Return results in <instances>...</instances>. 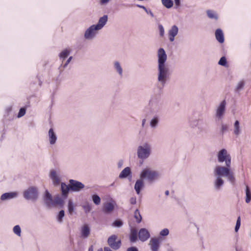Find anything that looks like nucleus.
Segmentation results:
<instances>
[{
	"instance_id": "1",
	"label": "nucleus",
	"mask_w": 251,
	"mask_h": 251,
	"mask_svg": "<svg viewBox=\"0 0 251 251\" xmlns=\"http://www.w3.org/2000/svg\"><path fill=\"white\" fill-rule=\"evenodd\" d=\"M217 159L219 163L225 162L226 166H217L214 170V175L215 180L214 182L215 189L217 190L221 189L224 184L222 177H226L232 184L235 182V177L233 172L230 170L231 157L226 150L223 149L217 153Z\"/></svg>"
},
{
	"instance_id": "2",
	"label": "nucleus",
	"mask_w": 251,
	"mask_h": 251,
	"mask_svg": "<svg viewBox=\"0 0 251 251\" xmlns=\"http://www.w3.org/2000/svg\"><path fill=\"white\" fill-rule=\"evenodd\" d=\"M158 58L157 81L162 87H164L170 78L169 68L165 64L167 56L163 48L158 49L157 53Z\"/></svg>"
},
{
	"instance_id": "3",
	"label": "nucleus",
	"mask_w": 251,
	"mask_h": 251,
	"mask_svg": "<svg viewBox=\"0 0 251 251\" xmlns=\"http://www.w3.org/2000/svg\"><path fill=\"white\" fill-rule=\"evenodd\" d=\"M152 151V147L151 144L145 142L138 147L137 155L139 159L145 160L151 155Z\"/></svg>"
},
{
	"instance_id": "4",
	"label": "nucleus",
	"mask_w": 251,
	"mask_h": 251,
	"mask_svg": "<svg viewBox=\"0 0 251 251\" xmlns=\"http://www.w3.org/2000/svg\"><path fill=\"white\" fill-rule=\"evenodd\" d=\"M159 175L158 172L151 168H145L141 172L140 177L142 179H147L149 182H153L158 178Z\"/></svg>"
},
{
	"instance_id": "5",
	"label": "nucleus",
	"mask_w": 251,
	"mask_h": 251,
	"mask_svg": "<svg viewBox=\"0 0 251 251\" xmlns=\"http://www.w3.org/2000/svg\"><path fill=\"white\" fill-rule=\"evenodd\" d=\"M24 198L27 200L36 201L39 197L38 189L36 186H30L25 190L23 193Z\"/></svg>"
},
{
	"instance_id": "6",
	"label": "nucleus",
	"mask_w": 251,
	"mask_h": 251,
	"mask_svg": "<svg viewBox=\"0 0 251 251\" xmlns=\"http://www.w3.org/2000/svg\"><path fill=\"white\" fill-rule=\"evenodd\" d=\"M149 106L151 113H158L162 108V103L160 99L156 97L151 98L150 100Z\"/></svg>"
},
{
	"instance_id": "7",
	"label": "nucleus",
	"mask_w": 251,
	"mask_h": 251,
	"mask_svg": "<svg viewBox=\"0 0 251 251\" xmlns=\"http://www.w3.org/2000/svg\"><path fill=\"white\" fill-rule=\"evenodd\" d=\"M226 100H222L216 109L215 117L216 118L220 120L222 119L226 113Z\"/></svg>"
},
{
	"instance_id": "8",
	"label": "nucleus",
	"mask_w": 251,
	"mask_h": 251,
	"mask_svg": "<svg viewBox=\"0 0 251 251\" xmlns=\"http://www.w3.org/2000/svg\"><path fill=\"white\" fill-rule=\"evenodd\" d=\"M164 239L163 236H155L151 238L149 243L151 251H158L160 244Z\"/></svg>"
},
{
	"instance_id": "9",
	"label": "nucleus",
	"mask_w": 251,
	"mask_h": 251,
	"mask_svg": "<svg viewBox=\"0 0 251 251\" xmlns=\"http://www.w3.org/2000/svg\"><path fill=\"white\" fill-rule=\"evenodd\" d=\"M107 242L108 245L113 250L119 249L121 246V239L118 236H110Z\"/></svg>"
},
{
	"instance_id": "10",
	"label": "nucleus",
	"mask_w": 251,
	"mask_h": 251,
	"mask_svg": "<svg viewBox=\"0 0 251 251\" xmlns=\"http://www.w3.org/2000/svg\"><path fill=\"white\" fill-rule=\"evenodd\" d=\"M99 30L95 25H92L88 28L84 33V38L87 40H92L96 36L97 31Z\"/></svg>"
},
{
	"instance_id": "11",
	"label": "nucleus",
	"mask_w": 251,
	"mask_h": 251,
	"mask_svg": "<svg viewBox=\"0 0 251 251\" xmlns=\"http://www.w3.org/2000/svg\"><path fill=\"white\" fill-rule=\"evenodd\" d=\"M70 189L74 192H79L84 188V185L81 182L74 179L69 180Z\"/></svg>"
},
{
	"instance_id": "12",
	"label": "nucleus",
	"mask_w": 251,
	"mask_h": 251,
	"mask_svg": "<svg viewBox=\"0 0 251 251\" xmlns=\"http://www.w3.org/2000/svg\"><path fill=\"white\" fill-rule=\"evenodd\" d=\"M204 121L202 119H195L190 122V126L193 128H197L198 132L201 133L203 130Z\"/></svg>"
},
{
	"instance_id": "13",
	"label": "nucleus",
	"mask_w": 251,
	"mask_h": 251,
	"mask_svg": "<svg viewBox=\"0 0 251 251\" xmlns=\"http://www.w3.org/2000/svg\"><path fill=\"white\" fill-rule=\"evenodd\" d=\"M116 203L114 201L107 202L104 204L102 211L105 214L111 213L115 206Z\"/></svg>"
},
{
	"instance_id": "14",
	"label": "nucleus",
	"mask_w": 251,
	"mask_h": 251,
	"mask_svg": "<svg viewBox=\"0 0 251 251\" xmlns=\"http://www.w3.org/2000/svg\"><path fill=\"white\" fill-rule=\"evenodd\" d=\"M43 199L45 204L48 206L53 205L52 196L48 190H46Z\"/></svg>"
},
{
	"instance_id": "15",
	"label": "nucleus",
	"mask_w": 251,
	"mask_h": 251,
	"mask_svg": "<svg viewBox=\"0 0 251 251\" xmlns=\"http://www.w3.org/2000/svg\"><path fill=\"white\" fill-rule=\"evenodd\" d=\"M108 20V16L106 15H103L102 17H100L98 21V23L97 25H95V26L99 29H101L106 24Z\"/></svg>"
},
{
	"instance_id": "16",
	"label": "nucleus",
	"mask_w": 251,
	"mask_h": 251,
	"mask_svg": "<svg viewBox=\"0 0 251 251\" xmlns=\"http://www.w3.org/2000/svg\"><path fill=\"white\" fill-rule=\"evenodd\" d=\"M144 187L143 179L140 178L136 180L134 185V189L137 194H139L141 190Z\"/></svg>"
},
{
	"instance_id": "17",
	"label": "nucleus",
	"mask_w": 251,
	"mask_h": 251,
	"mask_svg": "<svg viewBox=\"0 0 251 251\" xmlns=\"http://www.w3.org/2000/svg\"><path fill=\"white\" fill-rule=\"evenodd\" d=\"M113 68L116 73H117L120 77L123 76V70L120 63L116 61L113 62Z\"/></svg>"
},
{
	"instance_id": "18",
	"label": "nucleus",
	"mask_w": 251,
	"mask_h": 251,
	"mask_svg": "<svg viewBox=\"0 0 251 251\" xmlns=\"http://www.w3.org/2000/svg\"><path fill=\"white\" fill-rule=\"evenodd\" d=\"M160 121V117L158 115H155L151 119L150 122V126L151 128L155 129L156 128L159 123Z\"/></svg>"
},
{
	"instance_id": "19",
	"label": "nucleus",
	"mask_w": 251,
	"mask_h": 251,
	"mask_svg": "<svg viewBox=\"0 0 251 251\" xmlns=\"http://www.w3.org/2000/svg\"><path fill=\"white\" fill-rule=\"evenodd\" d=\"M48 136L50 144H55L57 140V136L52 128L50 129L48 132Z\"/></svg>"
},
{
	"instance_id": "20",
	"label": "nucleus",
	"mask_w": 251,
	"mask_h": 251,
	"mask_svg": "<svg viewBox=\"0 0 251 251\" xmlns=\"http://www.w3.org/2000/svg\"><path fill=\"white\" fill-rule=\"evenodd\" d=\"M130 176L131 177V171L129 167H127L125 168L119 175V178L121 179L126 178L127 176Z\"/></svg>"
},
{
	"instance_id": "21",
	"label": "nucleus",
	"mask_w": 251,
	"mask_h": 251,
	"mask_svg": "<svg viewBox=\"0 0 251 251\" xmlns=\"http://www.w3.org/2000/svg\"><path fill=\"white\" fill-rule=\"evenodd\" d=\"M17 193L15 192L5 193L3 194L0 197V199L2 201H5L7 200H10L17 197Z\"/></svg>"
},
{
	"instance_id": "22",
	"label": "nucleus",
	"mask_w": 251,
	"mask_h": 251,
	"mask_svg": "<svg viewBox=\"0 0 251 251\" xmlns=\"http://www.w3.org/2000/svg\"><path fill=\"white\" fill-rule=\"evenodd\" d=\"M50 177L52 180L53 184L58 185L60 182V179L54 170H52L50 173Z\"/></svg>"
},
{
	"instance_id": "23",
	"label": "nucleus",
	"mask_w": 251,
	"mask_h": 251,
	"mask_svg": "<svg viewBox=\"0 0 251 251\" xmlns=\"http://www.w3.org/2000/svg\"><path fill=\"white\" fill-rule=\"evenodd\" d=\"M215 37L217 40L220 43L224 42V37L222 30L221 29H217L215 31Z\"/></svg>"
},
{
	"instance_id": "24",
	"label": "nucleus",
	"mask_w": 251,
	"mask_h": 251,
	"mask_svg": "<svg viewBox=\"0 0 251 251\" xmlns=\"http://www.w3.org/2000/svg\"><path fill=\"white\" fill-rule=\"evenodd\" d=\"M241 129L240 127L239 122L236 120L234 124L233 133L235 135L238 136L241 133Z\"/></svg>"
},
{
	"instance_id": "25",
	"label": "nucleus",
	"mask_w": 251,
	"mask_h": 251,
	"mask_svg": "<svg viewBox=\"0 0 251 251\" xmlns=\"http://www.w3.org/2000/svg\"><path fill=\"white\" fill-rule=\"evenodd\" d=\"M245 85V81L244 80H241L239 81L234 89V91L236 92H239L241 90H242Z\"/></svg>"
},
{
	"instance_id": "26",
	"label": "nucleus",
	"mask_w": 251,
	"mask_h": 251,
	"mask_svg": "<svg viewBox=\"0 0 251 251\" xmlns=\"http://www.w3.org/2000/svg\"><path fill=\"white\" fill-rule=\"evenodd\" d=\"M178 32V28L176 25H173L171 29L169 30V35H172V36H176Z\"/></svg>"
},
{
	"instance_id": "27",
	"label": "nucleus",
	"mask_w": 251,
	"mask_h": 251,
	"mask_svg": "<svg viewBox=\"0 0 251 251\" xmlns=\"http://www.w3.org/2000/svg\"><path fill=\"white\" fill-rule=\"evenodd\" d=\"M61 189L63 195L67 196L70 189L69 185L68 186L64 183H61Z\"/></svg>"
},
{
	"instance_id": "28",
	"label": "nucleus",
	"mask_w": 251,
	"mask_h": 251,
	"mask_svg": "<svg viewBox=\"0 0 251 251\" xmlns=\"http://www.w3.org/2000/svg\"><path fill=\"white\" fill-rule=\"evenodd\" d=\"M206 13L207 16L210 19H214L217 20L218 18V15H217L216 13L213 10H208L206 11Z\"/></svg>"
},
{
	"instance_id": "29",
	"label": "nucleus",
	"mask_w": 251,
	"mask_h": 251,
	"mask_svg": "<svg viewBox=\"0 0 251 251\" xmlns=\"http://www.w3.org/2000/svg\"><path fill=\"white\" fill-rule=\"evenodd\" d=\"M163 5L167 8H170L173 5V1L172 0H161Z\"/></svg>"
},
{
	"instance_id": "30",
	"label": "nucleus",
	"mask_w": 251,
	"mask_h": 251,
	"mask_svg": "<svg viewBox=\"0 0 251 251\" xmlns=\"http://www.w3.org/2000/svg\"><path fill=\"white\" fill-rule=\"evenodd\" d=\"M70 53V50L67 49H65L63 50L60 54L59 57L61 59H63V60H65L69 55Z\"/></svg>"
},
{
	"instance_id": "31",
	"label": "nucleus",
	"mask_w": 251,
	"mask_h": 251,
	"mask_svg": "<svg viewBox=\"0 0 251 251\" xmlns=\"http://www.w3.org/2000/svg\"><path fill=\"white\" fill-rule=\"evenodd\" d=\"M134 217L136 219L137 223H140L142 221V216L138 209H137L134 213Z\"/></svg>"
},
{
	"instance_id": "32",
	"label": "nucleus",
	"mask_w": 251,
	"mask_h": 251,
	"mask_svg": "<svg viewBox=\"0 0 251 251\" xmlns=\"http://www.w3.org/2000/svg\"><path fill=\"white\" fill-rule=\"evenodd\" d=\"M251 200V192L250 190L249 187L247 186L246 189V200L245 201L247 203H249Z\"/></svg>"
},
{
	"instance_id": "33",
	"label": "nucleus",
	"mask_w": 251,
	"mask_h": 251,
	"mask_svg": "<svg viewBox=\"0 0 251 251\" xmlns=\"http://www.w3.org/2000/svg\"><path fill=\"white\" fill-rule=\"evenodd\" d=\"M53 202V205L55 204L61 205L63 203V201L59 195H57L54 197Z\"/></svg>"
},
{
	"instance_id": "34",
	"label": "nucleus",
	"mask_w": 251,
	"mask_h": 251,
	"mask_svg": "<svg viewBox=\"0 0 251 251\" xmlns=\"http://www.w3.org/2000/svg\"><path fill=\"white\" fill-rule=\"evenodd\" d=\"M93 201L96 205H99L100 203V197L96 194L93 195L92 197Z\"/></svg>"
},
{
	"instance_id": "35",
	"label": "nucleus",
	"mask_w": 251,
	"mask_h": 251,
	"mask_svg": "<svg viewBox=\"0 0 251 251\" xmlns=\"http://www.w3.org/2000/svg\"><path fill=\"white\" fill-rule=\"evenodd\" d=\"M82 235H88L90 232V229L89 226L85 225L82 228Z\"/></svg>"
},
{
	"instance_id": "36",
	"label": "nucleus",
	"mask_w": 251,
	"mask_h": 251,
	"mask_svg": "<svg viewBox=\"0 0 251 251\" xmlns=\"http://www.w3.org/2000/svg\"><path fill=\"white\" fill-rule=\"evenodd\" d=\"M123 225V223L121 220L118 219L115 220L112 224V226L114 227H120Z\"/></svg>"
},
{
	"instance_id": "37",
	"label": "nucleus",
	"mask_w": 251,
	"mask_h": 251,
	"mask_svg": "<svg viewBox=\"0 0 251 251\" xmlns=\"http://www.w3.org/2000/svg\"><path fill=\"white\" fill-rule=\"evenodd\" d=\"M68 211L70 214H72L74 210L73 202L71 200H69L68 205Z\"/></svg>"
},
{
	"instance_id": "38",
	"label": "nucleus",
	"mask_w": 251,
	"mask_h": 251,
	"mask_svg": "<svg viewBox=\"0 0 251 251\" xmlns=\"http://www.w3.org/2000/svg\"><path fill=\"white\" fill-rule=\"evenodd\" d=\"M14 233L17 235H21V229L19 225L15 226L13 229Z\"/></svg>"
},
{
	"instance_id": "39",
	"label": "nucleus",
	"mask_w": 251,
	"mask_h": 251,
	"mask_svg": "<svg viewBox=\"0 0 251 251\" xmlns=\"http://www.w3.org/2000/svg\"><path fill=\"white\" fill-rule=\"evenodd\" d=\"M138 235H150V233L146 228H141L138 233Z\"/></svg>"
},
{
	"instance_id": "40",
	"label": "nucleus",
	"mask_w": 251,
	"mask_h": 251,
	"mask_svg": "<svg viewBox=\"0 0 251 251\" xmlns=\"http://www.w3.org/2000/svg\"><path fill=\"white\" fill-rule=\"evenodd\" d=\"M228 126L227 124H222L221 128V132L222 134L225 133L228 130Z\"/></svg>"
},
{
	"instance_id": "41",
	"label": "nucleus",
	"mask_w": 251,
	"mask_h": 251,
	"mask_svg": "<svg viewBox=\"0 0 251 251\" xmlns=\"http://www.w3.org/2000/svg\"><path fill=\"white\" fill-rule=\"evenodd\" d=\"M226 59L225 56L222 57L219 61L218 64L221 66H225L226 64Z\"/></svg>"
},
{
	"instance_id": "42",
	"label": "nucleus",
	"mask_w": 251,
	"mask_h": 251,
	"mask_svg": "<svg viewBox=\"0 0 251 251\" xmlns=\"http://www.w3.org/2000/svg\"><path fill=\"white\" fill-rule=\"evenodd\" d=\"M64 216V211L61 210L59 211L58 216V221L59 222H61L62 221V218Z\"/></svg>"
},
{
	"instance_id": "43",
	"label": "nucleus",
	"mask_w": 251,
	"mask_h": 251,
	"mask_svg": "<svg viewBox=\"0 0 251 251\" xmlns=\"http://www.w3.org/2000/svg\"><path fill=\"white\" fill-rule=\"evenodd\" d=\"M83 207L86 213L89 212L91 210V207L88 203L84 204Z\"/></svg>"
},
{
	"instance_id": "44",
	"label": "nucleus",
	"mask_w": 251,
	"mask_h": 251,
	"mask_svg": "<svg viewBox=\"0 0 251 251\" xmlns=\"http://www.w3.org/2000/svg\"><path fill=\"white\" fill-rule=\"evenodd\" d=\"M25 114V110L24 108H22L20 109L19 113L18 114V117L20 118L23 116Z\"/></svg>"
},
{
	"instance_id": "45",
	"label": "nucleus",
	"mask_w": 251,
	"mask_h": 251,
	"mask_svg": "<svg viewBox=\"0 0 251 251\" xmlns=\"http://www.w3.org/2000/svg\"><path fill=\"white\" fill-rule=\"evenodd\" d=\"M169 233V229L168 228H164L160 231L159 235H168Z\"/></svg>"
},
{
	"instance_id": "46",
	"label": "nucleus",
	"mask_w": 251,
	"mask_h": 251,
	"mask_svg": "<svg viewBox=\"0 0 251 251\" xmlns=\"http://www.w3.org/2000/svg\"><path fill=\"white\" fill-rule=\"evenodd\" d=\"M159 30V34L161 36H163L164 34V29L163 26L161 25H159L158 26Z\"/></svg>"
},
{
	"instance_id": "47",
	"label": "nucleus",
	"mask_w": 251,
	"mask_h": 251,
	"mask_svg": "<svg viewBox=\"0 0 251 251\" xmlns=\"http://www.w3.org/2000/svg\"><path fill=\"white\" fill-rule=\"evenodd\" d=\"M138 236H130V241L132 243H135L138 239Z\"/></svg>"
},
{
	"instance_id": "48",
	"label": "nucleus",
	"mask_w": 251,
	"mask_h": 251,
	"mask_svg": "<svg viewBox=\"0 0 251 251\" xmlns=\"http://www.w3.org/2000/svg\"><path fill=\"white\" fill-rule=\"evenodd\" d=\"M73 57L72 56H70L68 59L66 61V63L64 64L63 65V68H65L67 65H68V64L70 62V61L72 60Z\"/></svg>"
},
{
	"instance_id": "49",
	"label": "nucleus",
	"mask_w": 251,
	"mask_h": 251,
	"mask_svg": "<svg viewBox=\"0 0 251 251\" xmlns=\"http://www.w3.org/2000/svg\"><path fill=\"white\" fill-rule=\"evenodd\" d=\"M149 236H138L139 239L142 242H144L148 240Z\"/></svg>"
},
{
	"instance_id": "50",
	"label": "nucleus",
	"mask_w": 251,
	"mask_h": 251,
	"mask_svg": "<svg viewBox=\"0 0 251 251\" xmlns=\"http://www.w3.org/2000/svg\"><path fill=\"white\" fill-rule=\"evenodd\" d=\"M136 202V199L135 197H132L130 199V203L131 204H135Z\"/></svg>"
},
{
	"instance_id": "51",
	"label": "nucleus",
	"mask_w": 251,
	"mask_h": 251,
	"mask_svg": "<svg viewBox=\"0 0 251 251\" xmlns=\"http://www.w3.org/2000/svg\"><path fill=\"white\" fill-rule=\"evenodd\" d=\"M126 251H138V250L135 247H131L127 248Z\"/></svg>"
},
{
	"instance_id": "52",
	"label": "nucleus",
	"mask_w": 251,
	"mask_h": 251,
	"mask_svg": "<svg viewBox=\"0 0 251 251\" xmlns=\"http://www.w3.org/2000/svg\"><path fill=\"white\" fill-rule=\"evenodd\" d=\"M98 251H112L108 247H104L103 250H102V249L100 248V249H99Z\"/></svg>"
},
{
	"instance_id": "53",
	"label": "nucleus",
	"mask_w": 251,
	"mask_h": 251,
	"mask_svg": "<svg viewBox=\"0 0 251 251\" xmlns=\"http://www.w3.org/2000/svg\"><path fill=\"white\" fill-rule=\"evenodd\" d=\"M137 231L135 229H131V234L130 235H137Z\"/></svg>"
},
{
	"instance_id": "54",
	"label": "nucleus",
	"mask_w": 251,
	"mask_h": 251,
	"mask_svg": "<svg viewBox=\"0 0 251 251\" xmlns=\"http://www.w3.org/2000/svg\"><path fill=\"white\" fill-rule=\"evenodd\" d=\"M137 6L140 8H141L142 9H143L147 13H148V9L144 6H142V5H137Z\"/></svg>"
},
{
	"instance_id": "55",
	"label": "nucleus",
	"mask_w": 251,
	"mask_h": 251,
	"mask_svg": "<svg viewBox=\"0 0 251 251\" xmlns=\"http://www.w3.org/2000/svg\"><path fill=\"white\" fill-rule=\"evenodd\" d=\"M109 1V0H100V2L101 4L103 5L107 3Z\"/></svg>"
},
{
	"instance_id": "56",
	"label": "nucleus",
	"mask_w": 251,
	"mask_h": 251,
	"mask_svg": "<svg viewBox=\"0 0 251 251\" xmlns=\"http://www.w3.org/2000/svg\"><path fill=\"white\" fill-rule=\"evenodd\" d=\"M175 0V4L177 6H178L180 5V0Z\"/></svg>"
},
{
	"instance_id": "57",
	"label": "nucleus",
	"mask_w": 251,
	"mask_h": 251,
	"mask_svg": "<svg viewBox=\"0 0 251 251\" xmlns=\"http://www.w3.org/2000/svg\"><path fill=\"white\" fill-rule=\"evenodd\" d=\"M236 226H240V217H238L237 220Z\"/></svg>"
},
{
	"instance_id": "58",
	"label": "nucleus",
	"mask_w": 251,
	"mask_h": 251,
	"mask_svg": "<svg viewBox=\"0 0 251 251\" xmlns=\"http://www.w3.org/2000/svg\"><path fill=\"white\" fill-rule=\"evenodd\" d=\"M169 40L170 42H173L175 40V36H172V35H169Z\"/></svg>"
},
{
	"instance_id": "59",
	"label": "nucleus",
	"mask_w": 251,
	"mask_h": 251,
	"mask_svg": "<svg viewBox=\"0 0 251 251\" xmlns=\"http://www.w3.org/2000/svg\"><path fill=\"white\" fill-rule=\"evenodd\" d=\"M148 14H149L151 17H154V15H153V13L151 10L148 11Z\"/></svg>"
},
{
	"instance_id": "60",
	"label": "nucleus",
	"mask_w": 251,
	"mask_h": 251,
	"mask_svg": "<svg viewBox=\"0 0 251 251\" xmlns=\"http://www.w3.org/2000/svg\"><path fill=\"white\" fill-rule=\"evenodd\" d=\"M145 123H146V120L145 119H143L142 121V127L144 126Z\"/></svg>"
},
{
	"instance_id": "61",
	"label": "nucleus",
	"mask_w": 251,
	"mask_h": 251,
	"mask_svg": "<svg viewBox=\"0 0 251 251\" xmlns=\"http://www.w3.org/2000/svg\"><path fill=\"white\" fill-rule=\"evenodd\" d=\"M123 165V161H120L118 163V167H121Z\"/></svg>"
},
{
	"instance_id": "62",
	"label": "nucleus",
	"mask_w": 251,
	"mask_h": 251,
	"mask_svg": "<svg viewBox=\"0 0 251 251\" xmlns=\"http://www.w3.org/2000/svg\"><path fill=\"white\" fill-rule=\"evenodd\" d=\"M239 227H240V226H235V231L236 232H237V231L239 230Z\"/></svg>"
},
{
	"instance_id": "63",
	"label": "nucleus",
	"mask_w": 251,
	"mask_h": 251,
	"mask_svg": "<svg viewBox=\"0 0 251 251\" xmlns=\"http://www.w3.org/2000/svg\"><path fill=\"white\" fill-rule=\"evenodd\" d=\"M88 251H93V249L92 246H91L89 248V250H88Z\"/></svg>"
},
{
	"instance_id": "64",
	"label": "nucleus",
	"mask_w": 251,
	"mask_h": 251,
	"mask_svg": "<svg viewBox=\"0 0 251 251\" xmlns=\"http://www.w3.org/2000/svg\"><path fill=\"white\" fill-rule=\"evenodd\" d=\"M165 193L166 195L168 196L169 194V191L168 190H166Z\"/></svg>"
}]
</instances>
